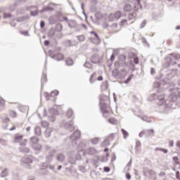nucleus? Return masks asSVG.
<instances>
[{
  "label": "nucleus",
  "mask_w": 180,
  "mask_h": 180,
  "mask_svg": "<svg viewBox=\"0 0 180 180\" xmlns=\"http://www.w3.org/2000/svg\"><path fill=\"white\" fill-rule=\"evenodd\" d=\"M96 153V150H95L94 148H90L89 150V154L90 155H94Z\"/></svg>",
  "instance_id": "43"
},
{
  "label": "nucleus",
  "mask_w": 180,
  "mask_h": 180,
  "mask_svg": "<svg viewBox=\"0 0 180 180\" xmlns=\"http://www.w3.org/2000/svg\"><path fill=\"white\" fill-rule=\"evenodd\" d=\"M122 18V11H117L114 13H111L109 16V19L111 22L114 20H119Z\"/></svg>",
  "instance_id": "3"
},
{
  "label": "nucleus",
  "mask_w": 180,
  "mask_h": 180,
  "mask_svg": "<svg viewBox=\"0 0 180 180\" xmlns=\"http://www.w3.org/2000/svg\"><path fill=\"white\" fill-rule=\"evenodd\" d=\"M34 132L37 136H40V134H41V129L39 127H36L34 129Z\"/></svg>",
  "instance_id": "25"
},
{
  "label": "nucleus",
  "mask_w": 180,
  "mask_h": 180,
  "mask_svg": "<svg viewBox=\"0 0 180 180\" xmlns=\"http://www.w3.org/2000/svg\"><path fill=\"white\" fill-rule=\"evenodd\" d=\"M72 137H74V140H78V139L81 138V131L79 130H77L73 134Z\"/></svg>",
  "instance_id": "17"
},
{
  "label": "nucleus",
  "mask_w": 180,
  "mask_h": 180,
  "mask_svg": "<svg viewBox=\"0 0 180 180\" xmlns=\"http://www.w3.org/2000/svg\"><path fill=\"white\" fill-rule=\"evenodd\" d=\"M154 136V129H146V137Z\"/></svg>",
  "instance_id": "24"
},
{
  "label": "nucleus",
  "mask_w": 180,
  "mask_h": 180,
  "mask_svg": "<svg viewBox=\"0 0 180 180\" xmlns=\"http://www.w3.org/2000/svg\"><path fill=\"white\" fill-rule=\"evenodd\" d=\"M58 94H59L58 91L54 90L53 91L51 92V96L54 98V96H57Z\"/></svg>",
  "instance_id": "36"
},
{
  "label": "nucleus",
  "mask_w": 180,
  "mask_h": 180,
  "mask_svg": "<svg viewBox=\"0 0 180 180\" xmlns=\"http://www.w3.org/2000/svg\"><path fill=\"white\" fill-rule=\"evenodd\" d=\"M146 25H147V21L143 20V21L141 23V29H143V27H144V26H146Z\"/></svg>",
  "instance_id": "45"
},
{
  "label": "nucleus",
  "mask_w": 180,
  "mask_h": 180,
  "mask_svg": "<svg viewBox=\"0 0 180 180\" xmlns=\"http://www.w3.org/2000/svg\"><path fill=\"white\" fill-rule=\"evenodd\" d=\"M10 115H11V116L12 117H16V116H17L16 112H14V111H11V112H10Z\"/></svg>",
  "instance_id": "46"
},
{
  "label": "nucleus",
  "mask_w": 180,
  "mask_h": 180,
  "mask_svg": "<svg viewBox=\"0 0 180 180\" xmlns=\"http://www.w3.org/2000/svg\"><path fill=\"white\" fill-rule=\"evenodd\" d=\"M41 126H42L43 127H49V122L46 121H42L41 122Z\"/></svg>",
  "instance_id": "40"
},
{
  "label": "nucleus",
  "mask_w": 180,
  "mask_h": 180,
  "mask_svg": "<svg viewBox=\"0 0 180 180\" xmlns=\"http://www.w3.org/2000/svg\"><path fill=\"white\" fill-rule=\"evenodd\" d=\"M91 34L94 35V37H96V39H91V41L92 43H94V44H98V43H99V35H98V33L91 31Z\"/></svg>",
  "instance_id": "13"
},
{
  "label": "nucleus",
  "mask_w": 180,
  "mask_h": 180,
  "mask_svg": "<svg viewBox=\"0 0 180 180\" xmlns=\"http://www.w3.org/2000/svg\"><path fill=\"white\" fill-rule=\"evenodd\" d=\"M179 57L176 55H171L170 56L167 57V60H169L170 63L174 65L176 64V60H178Z\"/></svg>",
  "instance_id": "10"
},
{
  "label": "nucleus",
  "mask_w": 180,
  "mask_h": 180,
  "mask_svg": "<svg viewBox=\"0 0 180 180\" xmlns=\"http://www.w3.org/2000/svg\"><path fill=\"white\" fill-rule=\"evenodd\" d=\"M120 61H126V56L122 54L119 56Z\"/></svg>",
  "instance_id": "39"
},
{
  "label": "nucleus",
  "mask_w": 180,
  "mask_h": 180,
  "mask_svg": "<svg viewBox=\"0 0 180 180\" xmlns=\"http://www.w3.org/2000/svg\"><path fill=\"white\" fill-rule=\"evenodd\" d=\"M155 151H162V148H156Z\"/></svg>",
  "instance_id": "59"
},
{
  "label": "nucleus",
  "mask_w": 180,
  "mask_h": 180,
  "mask_svg": "<svg viewBox=\"0 0 180 180\" xmlns=\"http://www.w3.org/2000/svg\"><path fill=\"white\" fill-rule=\"evenodd\" d=\"M115 139V134H110L107 139H105L103 142V146H109L110 144L109 142L112 141V140Z\"/></svg>",
  "instance_id": "11"
},
{
  "label": "nucleus",
  "mask_w": 180,
  "mask_h": 180,
  "mask_svg": "<svg viewBox=\"0 0 180 180\" xmlns=\"http://www.w3.org/2000/svg\"><path fill=\"white\" fill-rule=\"evenodd\" d=\"M108 81H105L101 84V91H106L108 89Z\"/></svg>",
  "instance_id": "19"
},
{
  "label": "nucleus",
  "mask_w": 180,
  "mask_h": 180,
  "mask_svg": "<svg viewBox=\"0 0 180 180\" xmlns=\"http://www.w3.org/2000/svg\"><path fill=\"white\" fill-rule=\"evenodd\" d=\"M57 160H58V161H60L61 162H63V161L64 160H65V156H64V155H63V154H59L57 156Z\"/></svg>",
  "instance_id": "27"
},
{
  "label": "nucleus",
  "mask_w": 180,
  "mask_h": 180,
  "mask_svg": "<svg viewBox=\"0 0 180 180\" xmlns=\"http://www.w3.org/2000/svg\"><path fill=\"white\" fill-rule=\"evenodd\" d=\"M115 53H112L110 56V60L113 61L115 60Z\"/></svg>",
  "instance_id": "57"
},
{
  "label": "nucleus",
  "mask_w": 180,
  "mask_h": 180,
  "mask_svg": "<svg viewBox=\"0 0 180 180\" xmlns=\"http://www.w3.org/2000/svg\"><path fill=\"white\" fill-rule=\"evenodd\" d=\"M120 26H127L129 23L127 22V20H122L120 23Z\"/></svg>",
  "instance_id": "31"
},
{
  "label": "nucleus",
  "mask_w": 180,
  "mask_h": 180,
  "mask_svg": "<svg viewBox=\"0 0 180 180\" xmlns=\"http://www.w3.org/2000/svg\"><path fill=\"white\" fill-rule=\"evenodd\" d=\"M173 161L176 165L179 164V158H178L176 156L173 157Z\"/></svg>",
  "instance_id": "41"
},
{
  "label": "nucleus",
  "mask_w": 180,
  "mask_h": 180,
  "mask_svg": "<svg viewBox=\"0 0 180 180\" xmlns=\"http://www.w3.org/2000/svg\"><path fill=\"white\" fill-rule=\"evenodd\" d=\"M44 26H45L44 21H41L40 22V27H41V29H43V27H44Z\"/></svg>",
  "instance_id": "54"
},
{
  "label": "nucleus",
  "mask_w": 180,
  "mask_h": 180,
  "mask_svg": "<svg viewBox=\"0 0 180 180\" xmlns=\"http://www.w3.org/2000/svg\"><path fill=\"white\" fill-rule=\"evenodd\" d=\"M176 99H178V96H176V94H175V93H172L169 96V101L170 102H176Z\"/></svg>",
  "instance_id": "15"
},
{
  "label": "nucleus",
  "mask_w": 180,
  "mask_h": 180,
  "mask_svg": "<svg viewBox=\"0 0 180 180\" xmlns=\"http://www.w3.org/2000/svg\"><path fill=\"white\" fill-rule=\"evenodd\" d=\"M52 131L53 129H51V128H47L44 131L45 137H50V136H51Z\"/></svg>",
  "instance_id": "18"
},
{
  "label": "nucleus",
  "mask_w": 180,
  "mask_h": 180,
  "mask_svg": "<svg viewBox=\"0 0 180 180\" xmlns=\"http://www.w3.org/2000/svg\"><path fill=\"white\" fill-rule=\"evenodd\" d=\"M22 162L25 164H32L33 162V157L32 156H27L22 159Z\"/></svg>",
  "instance_id": "14"
},
{
  "label": "nucleus",
  "mask_w": 180,
  "mask_h": 180,
  "mask_svg": "<svg viewBox=\"0 0 180 180\" xmlns=\"http://www.w3.org/2000/svg\"><path fill=\"white\" fill-rule=\"evenodd\" d=\"M85 147H86V145L82 143L79 146V151H84L85 150Z\"/></svg>",
  "instance_id": "37"
},
{
  "label": "nucleus",
  "mask_w": 180,
  "mask_h": 180,
  "mask_svg": "<svg viewBox=\"0 0 180 180\" xmlns=\"http://www.w3.org/2000/svg\"><path fill=\"white\" fill-rule=\"evenodd\" d=\"M22 34H24V36H27L29 34V31H22L21 32Z\"/></svg>",
  "instance_id": "52"
},
{
  "label": "nucleus",
  "mask_w": 180,
  "mask_h": 180,
  "mask_svg": "<svg viewBox=\"0 0 180 180\" xmlns=\"http://www.w3.org/2000/svg\"><path fill=\"white\" fill-rule=\"evenodd\" d=\"M103 117L108 118L110 116V106H106L105 108H100Z\"/></svg>",
  "instance_id": "6"
},
{
  "label": "nucleus",
  "mask_w": 180,
  "mask_h": 180,
  "mask_svg": "<svg viewBox=\"0 0 180 180\" xmlns=\"http://www.w3.org/2000/svg\"><path fill=\"white\" fill-rule=\"evenodd\" d=\"M112 75L114 77H123V78H124V77L127 75V72L124 69L121 70L120 72L119 71V69H114L112 70Z\"/></svg>",
  "instance_id": "4"
},
{
  "label": "nucleus",
  "mask_w": 180,
  "mask_h": 180,
  "mask_svg": "<svg viewBox=\"0 0 180 180\" xmlns=\"http://www.w3.org/2000/svg\"><path fill=\"white\" fill-rule=\"evenodd\" d=\"M53 58L57 60V61H61L64 60V55L63 53H57L53 56Z\"/></svg>",
  "instance_id": "16"
},
{
  "label": "nucleus",
  "mask_w": 180,
  "mask_h": 180,
  "mask_svg": "<svg viewBox=\"0 0 180 180\" xmlns=\"http://www.w3.org/2000/svg\"><path fill=\"white\" fill-rule=\"evenodd\" d=\"M133 77H134L133 75H131L128 77V78L124 81V84H129L131 79H133Z\"/></svg>",
  "instance_id": "33"
},
{
  "label": "nucleus",
  "mask_w": 180,
  "mask_h": 180,
  "mask_svg": "<svg viewBox=\"0 0 180 180\" xmlns=\"http://www.w3.org/2000/svg\"><path fill=\"white\" fill-rule=\"evenodd\" d=\"M97 80H98V81H103V77L99 76V77L97 78Z\"/></svg>",
  "instance_id": "58"
},
{
  "label": "nucleus",
  "mask_w": 180,
  "mask_h": 180,
  "mask_svg": "<svg viewBox=\"0 0 180 180\" xmlns=\"http://www.w3.org/2000/svg\"><path fill=\"white\" fill-rule=\"evenodd\" d=\"M65 61L68 65H72V64H74V61L71 59V58H66Z\"/></svg>",
  "instance_id": "30"
},
{
  "label": "nucleus",
  "mask_w": 180,
  "mask_h": 180,
  "mask_svg": "<svg viewBox=\"0 0 180 180\" xmlns=\"http://www.w3.org/2000/svg\"><path fill=\"white\" fill-rule=\"evenodd\" d=\"M44 44H45V46H49V44H50V41H49L47 40H45L44 41Z\"/></svg>",
  "instance_id": "60"
},
{
  "label": "nucleus",
  "mask_w": 180,
  "mask_h": 180,
  "mask_svg": "<svg viewBox=\"0 0 180 180\" xmlns=\"http://www.w3.org/2000/svg\"><path fill=\"white\" fill-rule=\"evenodd\" d=\"M176 178H177V179H179V172H176Z\"/></svg>",
  "instance_id": "63"
},
{
  "label": "nucleus",
  "mask_w": 180,
  "mask_h": 180,
  "mask_svg": "<svg viewBox=\"0 0 180 180\" xmlns=\"http://www.w3.org/2000/svg\"><path fill=\"white\" fill-rule=\"evenodd\" d=\"M31 140V143H32V144H37V143H39V139L36 136H33L30 139Z\"/></svg>",
  "instance_id": "26"
},
{
  "label": "nucleus",
  "mask_w": 180,
  "mask_h": 180,
  "mask_svg": "<svg viewBox=\"0 0 180 180\" xmlns=\"http://www.w3.org/2000/svg\"><path fill=\"white\" fill-rule=\"evenodd\" d=\"M1 176L2 177L8 176V169H5L4 171H2L1 173Z\"/></svg>",
  "instance_id": "34"
},
{
  "label": "nucleus",
  "mask_w": 180,
  "mask_h": 180,
  "mask_svg": "<svg viewBox=\"0 0 180 180\" xmlns=\"http://www.w3.org/2000/svg\"><path fill=\"white\" fill-rule=\"evenodd\" d=\"M79 40H80L81 41H84V40H85V38L84 37V35H80L78 37Z\"/></svg>",
  "instance_id": "49"
},
{
  "label": "nucleus",
  "mask_w": 180,
  "mask_h": 180,
  "mask_svg": "<svg viewBox=\"0 0 180 180\" xmlns=\"http://www.w3.org/2000/svg\"><path fill=\"white\" fill-rule=\"evenodd\" d=\"M137 11L138 9H135L131 13L128 15L129 20H132L129 24L133 23L134 20H136V18H137Z\"/></svg>",
  "instance_id": "8"
},
{
  "label": "nucleus",
  "mask_w": 180,
  "mask_h": 180,
  "mask_svg": "<svg viewBox=\"0 0 180 180\" xmlns=\"http://www.w3.org/2000/svg\"><path fill=\"white\" fill-rule=\"evenodd\" d=\"M20 147L19 148V150L20 153H30V149L26 146H27V139H23L21 143H20Z\"/></svg>",
  "instance_id": "2"
},
{
  "label": "nucleus",
  "mask_w": 180,
  "mask_h": 180,
  "mask_svg": "<svg viewBox=\"0 0 180 180\" xmlns=\"http://www.w3.org/2000/svg\"><path fill=\"white\" fill-rule=\"evenodd\" d=\"M149 174L150 175H155V172H154L153 170L149 171Z\"/></svg>",
  "instance_id": "61"
},
{
  "label": "nucleus",
  "mask_w": 180,
  "mask_h": 180,
  "mask_svg": "<svg viewBox=\"0 0 180 180\" xmlns=\"http://www.w3.org/2000/svg\"><path fill=\"white\" fill-rule=\"evenodd\" d=\"M41 82H47V77L44 76V77L41 78Z\"/></svg>",
  "instance_id": "50"
},
{
  "label": "nucleus",
  "mask_w": 180,
  "mask_h": 180,
  "mask_svg": "<svg viewBox=\"0 0 180 180\" xmlns=\"http://www.w3.org/2000/svg\"><path fill=\"white\" fill-rule=\"evenodd\" d=\"M91 143H94V144H96V143H98V139H92Z\"/></svg>",
  "instance_id": "62"
},
{
  "label": "nucleus",
  "mask_w": 180,
  "mask_h": 180,
  "mask_svg": "<svg viewBox=\"0 0 180 180\" xmlns=\"http://www.w3.org/2000/svg\"><path fill=\"white\" fill-rule=\"evenodd\" d=\"M176 146L179 148H180V141L176 142Z\"/></svg>",
  "instance_id": "64"
},
{
  "label": "nucleus",
  "mask_w": 180,
  "mask_h": 180,
  "mask_svg": "<svg viewBox=\"0 0 180 180\" xmlns=\"http://www.w3.org/2000/svg\"><path fill=\"white\" fill-rule=\"evenodd\" d=\"M134 64H139V58L136 57L134 58Z\"/></svg>",
  "instance_id": "51"
},
{
  "label": "nucleus",
  "mask_w": 180,
  "mask_h": 180,
  "mask_svg": "<svg viewBox=\"0 0 180 180\" xmlns=\"http://www.w3.org/2000/svg\"><path fill=\"white\" fill-rule=\"evenodd\" d=\"M84 67H86V68H92V65L88 62H86L84 63Z\"/></svg>",
  "instance_id": "44"
},
{
  "label": "nucleus",
  "mask_w": 180,
  "mask_h": 180,
  "mask_svg": "<svg viewBox=\"0 0 180 180\" xmlns=\"http://www.w3.org/2000/svg\"><path fill=\"white\" fill-rule=\"evenodd\" d=\"M144 136L147 137V130H143L139 134V137H144Z\"/></svg>",
  "instance_id": "35"
},
{
  "label": "nucleus",
  "mask_w": 180,
  "mask_h": 180,
  "mask_svg": "<svg viewBox=\"0 0 180 180\" xmlns=\"http://www.w3.org/2000/svg\"><path fill=\"white\" fill-rule=\"evenodd\" d=\"M162 153H164V154H167L168 153V150L166 148H162Z\"/></svg>",
  "instance_id": "56"
},
{
  "label": "nucleus",
  "mask_w": 180,
  "mask_h": 180,
  "mask_svg": "<svg viewBox=\"0 0 180 180\" xmlns=\"http://www.w3.org/2000/svg\"><path fill=\"white\" fill-rule=\"evenodd\" d=\"M141 148V143L140 141L136 142L135 150H140Z\"/></svg>",
  "instance_id": "32"
},
{
  "label": "nucleus",
  "mask_w": 180,
  "mask_h": 180,
  "mask_svg": "<svg viewBox=\"0 0 180 180\" xmlns=\"http://www.w3.org/2000/svg\"><path fill=\"white\" fill-rule=\"evenodd\" d=\"M103 171L105 172H109V171H110V167H104Z\"/></svg>",
  "instance_id": "47"
},
{
  "label": "nucleus",
  "mask_w": 180,
  "mask_h": 180,
  "mask_svg": "<svg viewBox=\"0 0 180 180\" xmlns=\"http://www.w3.org/2000/svg\"><path fill=\"white\" fill-rule=\"evenodd\" d=\"M11 17H12V15H11V13H4L3 15V18L4 19H6L8 18H11Z\"/></svg>",
  "instance_id": "42"
},
{
  "label": "nucleus",
  "mask_w": 180,
  "mask_h": 180,
  "mask_svg": "<svg viewBox=\"0 0 180 180\" xmlns=\"http://www.w3.org/2000/svg\"><path fill=\"white\" fill-rule=\"evenodd\" d=\"M142 120H144V122H147L148 123H151V117L147 115H143L142 117Z\"/></svg>",
  "instance_id": "23"
},
{
  "label": "nucleus",
  "mask_w": 180,
  "mask_h": 180,
  "mask_svg": "<svg viewBox=\"0 0 180 180\" xmlns=\"http://www.w3.org/2000/svg\"><path fill=\"white\" fill-rule=\"evenodd\" d=\"M57 4L54 3H49L48 6H45L42 8V9L40 11L41 13H43V12H53L54 11V6H56Z\"/></svg>",
  "instance_id": "5"
},
{
  "label": "nucleus",
  "mask_w": 180,
  "mask_h": 180,
  "mask_svg": "<svg viewBox=\"0 0 180 180\" xmlns=\"http://www.w3.org/2000/svg\"><path fill=\"white\" fill-rule=\"evenodd\" d=\"M121 131L124 136V139H127V137L129 136V132L124 129H122Z\"/></svg>",
  "instance_id": "29"
},
{
  "label": "nucleus",
  "mask_w": 180,
  "mask_h": 180,
  "mask_svg": "<svg viewBox=\"0 0 180 180\" xmlns=\"http://www.w3.org/2000/svg\"><path fill=\"white\" fill-rule=\"evenodd\" d=\"M35 8L34 11H31L30 15L32 16H37V15H39V11L37 9V7H34Z\"/></svg>",
  "instance_id": "28"
},
{
  "label": "nucleus",
  "mask_w": 180,
  "mask_h": 180,
  "mask_svg": "<svg viewBox=\"0 0 180 180\" xmlns=\"http://www.w3.org/2000/svg\"><path fill=\"white\" fill-rule=\"evenodd\" d=\"M32 148H34V150L40 151V150H41L42 147H41V145L37 143V144H32Z\"/></svg>",
  "instance_id": "21"
},
{
  "label": "nucleus",
  "mask_w": 180,
  "mask_h": 180,
  "mask_svg": "<svg viewBox=\"0 0 180 180\" xmlns=\"http://www.w3.org/2000/svg\"><path fill=\"white\" fill-rule=\"evenodd\" d=\"M100 99V109L102 108H106V106H109V96H105L103 94L101 95L99 97Z\"/></svg>",
  "instance_id": "1"
},
{
  "label": "nucleus",
  "mask_w": 180,
  "mask_h": 180,
  "mask_svg": "<svg viewBox=\"0 0 180 180\" xmlns=\"http://www.w3.org/2000/svg\"><path fill=\"white\" fill-rule=\"evenodd\" d=\"M23 137L24 136L20 134H16L15 135H14V137H13V142L14 143H21L22 140H23Z\"/></svg>",
  "instance_id": "9"
},
{
  "label": "nucleus",
  "mask_w": 180,
  "mask_h": 180,
  "mask_svg": "<svg viewBox=\"0 0 180 180\" xmlns=\"http://www.w3.org/2000/svg\"><path fill=\"white\" fill-rule=\"evenodd\" d=\"M95 78H96V72H94L91 76H90V84H94L95 82Z\"/></svg>",
  "instance_id": "20"
},
{
  "label": "nucleus",
  "mask_w": 180,
  "mask_h": 180,
  "mask_svg": "<svg viewBox=\"0 0 180 180\" xmlns=\"http://www.w3.org/2000/svg\"><path fill=\"white\" fill-rule=\"evenodd\" d=\"M123 9L124 12H131V11H134L136 8L134 4H127L123 6Z\"/></svg>",
  "instance_id": "7"
},
{
  "label": "nucleus",
  "mask_w": 180,
  "mask_h": 180,
  "mask_svg": "<svg viewBox=\"0 0 180 180\" xmlns=\"http://www.w3.org/2000/svg\"><path fill=\"white\" fill-rule=\"evenodd\" d=\"M125 175H126L127 179H128V180L131 179V176L130 175V173L127 172V173H126Z\"/></svg>",
  "instance_id": "48"
},
{
  "label": "nucleus",
  "mask_w": 180,
  "mask_h": 180,
  "mask_svg": "<svg viewBox=\"0 0 180 180\" xmlns=\"http://www.w3.org/2000/svg\"><path fill=\"white\" fill-rule=\"evenodd\" d=\"M108 122L111 124H117V120H116L115 117L109 118Z\"/></svg>",
  "instance_id": "22"
},
{
  "label": "nucleus",
  "mask_w": 180,
  "mask_h": 180,
  "mask_svg": "<svg viewBox=\"0 0 180 180\" xmlns=\"http://www.w3.org/2000/svg\"><path fill=\"white\" fill-rule=\"evenodd\" d=\"M169 147H174V141H169Z\"/></svg>",
  "instance_id": "53"
},
{
  "label": "nucleus",
  "mask_w": 180,
  "mask_h": 180,
  "mask_svg": "<svg viewBox=\"0 0 180 180\" xmlns=\"http://www.w3.org/2000/svg\"><path fill=\"white\" fill-rule=\"evenodd\" d=\"M115 67H120V63L119 61H115L114 63Z\"/></svg>",
  "instance_id": "55"
},
{
  "label": "nucleus",
  "mask_w": 180,
  "mask_h": 180,
  "mask_svg": "<svg viewBox=\"0 0 180 180\" xmlns=\"http://www.w3.org/2000/svg\"><path fill=\"white\" fill-rule=\"evenodd\" d=\"M95 18H96V20L101 19L102 18V13H96Z\"/></svg>",
  "instance_id": "38"
},
{
  "label": "nucleus",
  "mask_w": 180,
  "mask_h": 180,
  "mask_svg": "<svg viewBox=\"0 0 180 180\" xmlns=\"http://www.w3.org/2000/svg\"><path fill=\"white\" fill-rule=\"evenodd\" d=\"M91 63H93V64H98V63H99L101 58L99 57V56H98V54H94L91 57Z\"/></svg>",
  "instance_id": "12"
}]
</instances>
